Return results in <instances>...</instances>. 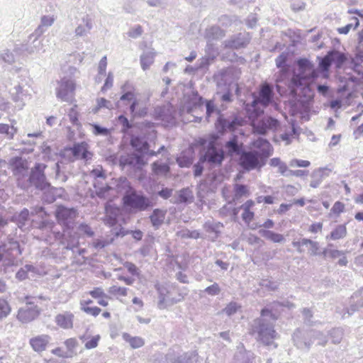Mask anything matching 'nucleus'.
<instances>
[{
	"label": "nucleus",
	"mask_w": 363,
	"mask_h": 363,
	"mask_svg": "<svg viewBox=\"0 0 363 363\" xmlns=\"http://www.w3.org/2000/svg\"><path fill=\"white\" fill-rule=\"evenodd\" d=\"M250 38L248 33H238L224 41V45L227 48L240 49L245 48L249 43Z\"/></svg>",
	"instance_id": "nucleus-17"
},
{
	"label": "nucleus",
	"mask_w": 363,
	"mask_h": 363,
	"mask_svg": "<svg viewBox=\"0 0 363 363\" xmlns=\"http://www.w3.org/2000/svg\"><path fill=\"white\" fill-rule=\"evenodd\" d=\"M189 359L193 361L196 359V352H189L184 353L174 359L172 363H188Z\"/></svg>",
	"instance_id": "nucleus-49"
},
{
	"label": "nucleus",
	"mask_w": 363,
	"mask_h": 363,
	"mask_svg": "<svg viewBox=\"0 0 363 363\" xmlns=\"http://www.w3.org/2000/svg\"><path fill=\"white\" fill-rule=\"evenodd\" d=\"M10 92L12 96V99L16 103H19L18 106L20 107V108H21L24 106L22 86L21 85L15 86L13 89L10 91Z\"/></svg>",
	"instance_id": "nucleus-42"
},
{
	"label": "nucleus",
	"mask_w": 363,
	"mask_h": 363,
	"mask_svg": "<svg viewBox=\"0 0 363 363\" xmlns=\"http://www.w3.org/2000/svg\"><path fill=\"white\" fill-rule=\"evenodd\" d=\"M214 78L219 88L224 86L225 89L233 84L234 72L231 68L223 69L216 74Z\"/></svg>",
	"instance_id": "nucleus-18"
},
{
	"label": "nucleus",
	"mask_w": 363,
	"mask_h": 363,
	"mask_svg": "<svg viewBox=\"0 0 363 363\" xmlns=\"http://www.w3.org/2000/svg\"><path fill=\"white\" fill-rule=\"evenodd\" d=\"M11 307L5 299L0 298V322L11 313Z\"/></svg>",
	"instance_id": "nucleus-55"
},
{
	"label": "nucleus",
	"mask_w": 363,
	"mask_h": 363,
	"mask_svg": "<svg viewBox=\"0 0 363 363\" xmlns=\"http://www.w3.org/2000/svg\"><path fill=\"white\" fill-rule=\"evenodd\" d=\"M128 289L125 287L113 285L108 288V291L113 296H126L128 294Z\"/></svg>",
	"instance_id": "nucleus-57"
},
{
	"label": "nucleus",
	"mask_w": 363,
	"mask_h": 363,
	"mask_svg": "<svg viewBox=\"0 0 363 363\" xmlns=\"http://www.w3.org/2000/svg\"><path fill=\"white\" fill-rule=\"evenodd\" d=\"M123 206L129 212L145 211L153 206L152 201L143 192L132 190L123 197Z\"/></svg>",
	"instance_id": "nucleus-6"
},
{
	"label": "nucleus",
	"mask_w": 363,
	"mask_h": 363,
	"mask_svg": "<svg viewBox=\"0 0 363 363\" xmlns=\"http://www.w3.org/2000/svg\"><path fill=\"white\" fill-rule=\"evenodd\" d=\"M56 96L62 101L72 102L74 98L76 84L73 79L63 77L57 82Z\"/></svg>",
	"instance_id": "nucleus-11"
},
{
	"label": "nucleus",
	"mask_w": 363,
	"mask_h": 363,
	"mask_svg": "<svg viewBox=\"0 0 363 363\" xmlns=\"http://www.w3.org/2000/svg\"><path fill=\"white\" fill-rule=\"evenodd\" d=\"M329 335L332 339V342L334 344H338L340 342L343 337V330L340 328H336L331 330L329 333Z\"/></svg>",
	"instance_id": "nucleus-56"
},
{
	"label": "nucleus",
	"mask_w": 363,
	"mask_h": 363,
	"mask_svg": "<svg viewBox=\"0 0 363 363\" xmlns=\"http://www.w3.org/2000/svg\"><path fill=\"white\" fill-rule=\"evenodd\" d=\"M241 125L240 120L237 117L231 119L225 118L223 115H219L215 123L216 128L218 133L223 134L227 131H233L238 126Z\"/></svg>",
	"instance_id": "nucleus-12"
},
{
	"label": "nucleus",
	"mask_w": 363,
	"mask_h": 363,
	"mask_svg": "<svg viewBox=\"0 0 363 363\" xmlns=\"http://www.w3.org/2000/svg\"><path fill=\"white\" fill-rule=\"evenodd\" d=\"M206 119L209 121L210 117L213 113H216L218 116L222 115L220 111L216 108L213 101H206Z\"/></svg>",
	"instance_id": "nucleus-53"
},
{
	"label": "nucleus",
	"mask_w": 363,
	"mask_h": 363,
	"mask_svg": "<svg viewBox=\"0 0 363 363\" xmlns=\"http://www.w3.org/2000/svg\"><path fill=\"white\" fill-rule=\"evenodd\" d=\"M328 57L330 59L332 64H335L337 68H340L347 60L344 53L335 50L329 51L328 52Z\"/></svg>",
	"instance_id": "nucleus-37"
},
{
	"label": "nucleus",
	"mask_w": 363,
	"mask_h": 363,
	"mask_svg": "<svg viewBox=\"0 0 363 363\" xmlns=\"http://www.w3.org/2000/svg\"><path fill=\"white\" fill-rule=\"evenodd\" d=\"M39 38L40 37L34 35L33 33H31L28 36V42L25 44H22L19 50L22 52H26L30 55L39 52L40 51L45 52L43 42L39 40Z\"/></svg>",
	"instance_id": "nucleus-14"
},
{
	"label": "nucleus",
	"mask_w": 363,
	"mask_h": 363,
	"mask_svg": "<svg viewBox=\"0 0 363 363\" xmlns=\"http://www.w3.org/2000/svg\"><path fill=\"white\" fill-rule=\"evenodd\" d=\"M47 165L43 163H35L31 168L29 177L25 183L28 184V189L33 186L38 190H45L50 186V182L48 181L45 174V169Z\"/></svg>",
	"instance_id": "nucleus-7"
},
{
	"label": "nucleus",
	"mask_w": 363,
	"mask_h": 363,
	"mask_svg": "<svg viewBox=\"0 0 363 363\" xmlns=\"http://www.w3.org/2000/svg\"><path fill=\"white\" fill-rule=\"evenodd\" d=\"M225 148L230 155H240L242 152V147L239 145L238 137L235 135L225 143Z\"/></svg>",
	"instance_id": "nucleus-40"
},
{
	"label": "nucleus",
	"mask_w": 363,
	"mask_h": 363,
	"mask_svg": "<svg viewBox=\"0 0 363 363\" xmlns=\"http://www.w3.org/2000/svg\"><path fill=\"white\" fill-rule=\"evenodd\" d=\"M17 130L13 125L6 123H0V135H4L7 140H12Z\"/></svg>",
	"instance_id": "nucleus-43"
},
{
	"label": "nucleus",
	"mask_w": 363,
	"mask_h": 363,
	"mask_svg": "<svg viewBox=\"0 0 363 363\" xmlns=\"http://www.w3.org/2000/svg\"><path fill=\"white\" fill-rule=\"evenodd\" d=\"M130 233L132 237L136 240H141L143 236V233L140 230H127L120 225L119 229L115 228L112 230V234L114 235L115 237H123L125 235Z\"/></svg>",
	"instance_id": "nucleus-34"
},
{
	"label": "nucleus",
	"mask_w": 363,
	"mask_h": 363,
	"mask_svg": "<svg viewBox=\"0 0 363 363\" xmlns=\"http://www.w3.org/2000/svg\"><path fill=\"white\" fill-rule=\"evenodd\" d=\"M259 233L265 239L270 240L274 243H283L286 240L284 236L282 234L274 232L272 230L260 229L259 230Z\"/></svg>",
	"instance_id": "nucleus-32"
},
{
	"label": "nucleus",
	"mask_w": 363,
	"mask_h": 363,
	"mask_svg": "<svg viewBox=\"0 0 363 363\" xmlns=\"http://www.w3.org/2000/svg\"><path fill=\"white\" fill-rule=\"evenodd\" d=\"M274 99L273 86L265 82L260 86L258 96L253 94V101L250 104H245L247 116L254 123L253 128L256 133L260 135H265L270 130H275L279 125V122L272 117H264L257 124L255 121L259 118L264 111L261 106L266 107L269 105Z\"/></svg>",
	"instance_id": "nucleus-1"
},
{
	"label": "nucleus",
	"mask_w": 363,
	"mask_h": 363,
	"mask_svg": "<svg viewBox=\"0 0 363 363\" xmlns=\"http://www.w3.org/2000/svg\"><path fill=\"white\" fill-rule=\"evenodd\" d=\"M224 35V31L217 26L206 28L205 32V38L209 41L220 39Z\"/></svg>",
	"instance_id": "nucleus-36"
},
{
	"label": "nucleus",
	"mask_w": 363,
	"mask_h": 363,
	"mask_svg": "<svg viewBox=\"0 0 363 363\" xmlns=\"http://www.w3.org/2000/svg\"><path fill=\"white\" fill-rule=\"evenodd\" d=\"M77 229L81 233H83L88 237H92L94 235V232L92 230L91 228L86 223H80L77 227Z\"/></svg>",
	"instance_id": "nucleus-63"
},
{
	"label": "nucleus",
	"mask_w": 363,
	"mask_h": 363,
	"mask_svg": "<svg viewBox=\"0 0 363 363\" xmlns=\"http://www.w3.org/2000/svg\"><path fill=\"white\" fill-rule=\"evenodd\" d=\"M200 157L201 162H206L211 166L216 167L221 165L225 159V152L223 149L216 147L215 142L211 141Z\"/></svg>",
	"instance_id": "nucleus-10"
},
{
	"label": "nucleus",
	"mask_w": 363,
	"mask_h": 363,
	"mask_svg": "<svg viewBox=\"0 0 363 363\" xmlns=\"http://www.w3.org/2000/svg\"><path fill=\"white\" fill-rule=\"evenodd\" d=\"M308 331H303L300 329L296 330L293 335V340L295 346L301 350H308L313 344L311 337H308Z\"/></svg>",
	"instance_id": "nucleus-15"
},
{
	"label": "nucleus",
	"mask_w": 363,
	"mask_h": 363,
	"mask_svg": "<svg viewBox=\"0 0 363 363\" xmlns=\"http://www.w3.org/2000/svg\"><path fill=\"white\" fill-rule=\"evenodd\" d=\"M87 145L84 143H75L72 150V153L75 157H81L83 160L90 158L91 153L87 150Z\"/></svg>",
	"instance_id": "nucleus-33"
},
{
	"label": "nucleus",
	"mask_w": 363,
	"mask_h": 363,
	"mask_svg": "<svg viewBox=\"0 0 363 363\" xmlns=\"http://www.w3.org/2000/svg\"><path fill=\"white\" fill-rule=\"evenodd\" d=\"M9 164L13 174L17 180V185L21 189H28V184L25 183L24 178L28 176V167L26 160L21 157H15L10 160Z\"/></svg>",
	"instance_id": "nucleus-9"
},
{
	"label": "nucleus",
	"mask_w": 363,
	"mask_h": 363,
	"mask_svg": "<svg viewBox=\"0 0 363 363\" xmlns=\"http://www.w3.org/2000/svg\"><path fill=\"white\" fill-rule=\"evenodd\" d=\"M55 21V17L54 16H43L40 18V23L34 30L33 35L36 37H40Z\"/></svg>",
	"instance_id": "nucleus-25"
},
{
	"label": "nucleus",
	"mask_w": 363,
	"mask_h": 363,
	"mask_svg": "<svg viewBox=\"0 0 363 363\" xmlns=\"http://www.w3.org/2000/svg\"><path fill=\"white\" fill-rule=\"evenodd\" d=\"M105 210L106 215L104 218L105 225L109 227L115 226L118 223L119 209L118 208H113L111 206H106Z\"/></svg>",
	"instance_id": "nucleus-26"
},
{
	"label": "nucleus",
	"mask_w": 363,
	"mask_h": 363,
	"mask_svg": "<svg viewBox=\"0 0 363 363\" xmlns=\"http://www.w3.org/2000/svg\"><path fill=\"white\" fill-rule=\"evenodd\" d=\"M234 196L233 200H238L242 196L249 195V191L246 185L236 184L234 186Z\"/></svg>",
	"instance_id": "nucleus-50"
},
{
	"label": "nucleus",
	"mask_w": 363,
	"mask_h": 363,
	"mask_svg": "<svg viewBox=\"0 0 363 363\" xmlns=\"http://www.w3.org/2000/svg\"><path fill=\"white\" fill-rule=\"evenodd\" d=\"M119 162L122 167L130 166L136 169H140L146 164L144 160V156L138 153H131L122 156L120 158Z\"/></svg>",
	"instance_id": "nucleus-16"
},
{
	"label": "nucleus",
	"mask_w": 363,
	"mask_h": 363,
	"mask_svg": "<svg viewBox=\"0 0 363 363\" xmlns=\"http://www.w3.org/2000/svg\"><path fill=\"white\" fill-rule=\"evenodd\" d=\"M40 311L36 306H28L18 310L17 318L22 323H28L38 316Z\"/></svg>",
	"instance_id": "nucleus-20"
},
{
	"label": "nucleus",
	"mask_w": 363,
	"mask_h": 363,
	"mask_svg": "<svg viewBox=\"0 0 363 363\" xmlns=\"http://www.w3.org/2000/svg\"><path fill=\"white\" fill-rule=\"evenodd\" d=\"M350 304L349 308H345L342 312H340L343 318L350 317L355 311L363 307V289L353 294L350 298Z\"/></svg>",
	"instance_id": "nucleus-13"
},
{
	"label": "nucleus",
	"mask_w": 363,
	"mask_h": 363,
	"mask_svg": "<svg viewBox=\"0 0 363 363\" xmlns=\"http://www.w3.org/2000/svg\"><path fill=\"white\" fill-rule=\"evenodd\" d=\"M347 234V230L346 225L340 224L336 225L329 235H326L325 239L327 240H337L345 238Z\"/></svg>",
	"instance_id": "nucleus-31"
},
{
	"label": "nucleus",
	"mask_w": 363,
	"mask_h": 363,
	"mask_svg": "<svg viewBox=\"0 0 363 363\" xmlns=\"http://www.w3.org/2000/svg\"><path fill=\"white\" fill-rule=\"evenodd\" d=\"M297 69L290 80L291 84H301L304 82H312L318 77V72L314 64L306 58H299L296 61Z\"/></svg>",
	"instance_id": "nucleus-5"
},
{
	"label": "nucleus",
	"mask_w": 363,
	"mask_h": 363,
	"mask_svg": "<svg viewBox=\"0 0 363 363\" xmlns=\"http://www.w3.org/2000/svg\"><path fill=\"white\" fill-rule=\"evenodd\" d=\"M82 21L84 25L80 24L75 29L76 36H84L92 28L91 19L88 16L84 17Z\"/></svg>",
	"instance_id": "nucleus-38"
},
{
	"label": "nucleus",
	"mask_w": 363,
	"mask_h": 363,
	"mask_svg": "<svg viewBox=\"0 0 363 363\" xmlns=\"http://www.w3.org/2000/svg\"><path fill=\"white\" fill-rule=\"evenodd\" d=\"M152 171L156 174L166 175L170 170L168 164L164 163H158L157 162H153L152 164Z\"/></svg>",
	"instance_id": "nucleus-51"
},
{
	"label": "nucleus",
	"mask_w": 363,
	"mask_h": 363,
	"mask_svg": "<svg viewBox=\"0 0 363 363\" xmlns=\"http://www.w3.org/2000/svg\"><path fill=\"white\" fill-rule=\"evenodd\" d=\"M307 335L311 337L313 341L317 340L318 344L322 346H325L328 342L327 337L320 331L308 330Z\"/></svg>",
	"instance_id": "nucleus-46"
},
{
	"label": "nucleus",
	"mask_w": 363,
	"mask_h": 363,
	"mask_svg": "<svg viewBox=\"0 0 363 363\" xmlns=\"http://www.w3.org/2000/svg\"><path fill=\"white\" fill-rule=\"evenodd\" d=\"M51 337L48 335H40L30 339L29 343L36 352H42L47 348Z\"/></svg>",
	"instance_id": "nucleus-21"
},
{
	"label": "nucleus",
	"mask_w": 363,
	"mask_h": 363,
	"mask_svg": "<svg viewBox=\"0 0 363 363\" xmlns=\"http://www.w3.org/2000/svg\"><path fill=\"white\" fill-rule=\"evenodd\" d=\"M331 172L330 169L326 167H320L312 172L311 181L310 186L312 188H317L322 183L324 178L329 176V173Z\"/></svg>",
	"instance_id": "nucleus-24"
},
{
	"label": "nucleus",
	"mask_w": 363,
	"mask_h": 363,
	"mask_svg": "<svg viewBox=\"0 0 363 363\" xmlns=\"http://www.w3.org/2000/svg\"><path fill=\"white\" fill-rule=\"evenodd\" d=\"M299 135L298 128L295 125L294 122L291 123V133H284L280 135V138L286 142V145H289L291 142V138L298 136Z\"/></svg>",
	"instance_id": "nucleus-47"
},
{
	"label": "nucleus",
	"mask_w": 363,
	"mask_h": 363,
	"mask_svg": "<svg viewBox=\"0 0 363 363\" xmlns=\"http://www.w3.org/2000/svg\"><path fill=\"white\" fill-rule=\"evenodd\" d=\"M166 213V210L155 208L149 216L151 224L155 230L159 229L160 227L163 224Z\"/></svg>",
	"instance_id": "nucleus-29"
},
{
	"label": "nucleus",
	"mask_w": 363,
	"mask_h": 363,
	"mask_svg": "<svg viewBox=\"0 0 363 363\" xmlns=\"http://www.w3.org/2000/svg\"><path fill=\"white\" fill-rule=\"evenodd\" d=\"M155 57V52L154 49L150 48L145 50L140 55V65L142 69L145 71L150 68V67L154 62Z\"/></svg>",
	"instance_id": "nucleus-30"
},
{
	"label": "nucleus",
	"mask_w": 363,
	"mask_h": 363,
	"mask_svg": "<svg viewBox=\"0 0 363 363\" xmlns=\"http://www.w3.org/2000/svg\"><path fill=\"white\" fill-rule=\"evenodd\" d=\"M123 266L125 268L127 269V270L128 271V272L130 274H131L133 276H135V277H139L140 274V269H138V267L135 264H133V262H125L124 264H123Z\"/></svg>",
	"instance_id": "nucleus-62"
},
{
	"label": "nucleus",
	"mask_w": 363,
	"mask_h": 363,
	"mask_svg": "<svg viewBox=\"0 0 363 363\" xmlns=\"http://www.w3.org/2000/svg\"><path fill=\"white\" fill-rule=\"evenodd\" d=\"M0 58L5 62L11 65L15 61L13 54L9 50H4L0 53Z\"/></svg>",
	"instance_id": "nucleus-60"
},
{
	"label": "nucleus",
	"mask_w": 363,
	"mask_h": 363,
	"mask_svg": "<svg viewBox=\"0 0 363 363\" xmlns=\"http://www.w3.org/2000/svg\"><path fill=\"white\" fill-rule=\"evenodd\" d=\"M194 162V150L188 148L183 150L177 157V162L180 167H189Z\"/></svg>",
	"instance_id": "nucleus-27"
},
{
	"label": "nucleus",
	"mask_w": 363,
	"mask_h": 363,
	"mask_svg": "<svg viewBox=\"0 0 363 363\" xmlns=\"http://www.w3.org/2000/svg\"><path fill=\"white\" fill-rule=\"evenodd\" d=\"M155 289L159 295L158 307L161 309L164 308L166 306L167 294H169L168 289L165 286L159 284L155 285Z\"/></svg>",
	"instance_id": "nucleus-39"
},
{
	"label": "nucleus",
	"mask_w": 363,
	"mask_h": 363,
	"mask_svg": "<svg viewBox=\"0 0 363 363\" xmlns=\"http://www.w3.org/2000/svg\"><path fill=\"white\" fill-rule=\"evenodd\" d=\"M275 320L276 317L270 310L263 308L261 316L251 323L250 333L263 344L271 345L277 336L274 325Z\"/></svg>",
	"instance_id": "nucleus-3"
},
{
	"label": "nucleus",
	"mask_w": 363,
	"mask_h": 363,
	"mask_svg": "<svg viewBox=\"0 0 363 363\" xmlns=\"http://www.w3.org/2000/svg\"><path fill=\"white\" fill-rule=\"evenodd\" d=\"M78 216L77 211L74 208H67L64 206H57L55 216L60 225L62 226L63 232L74 228L75 220Z\"/></svg>",
	"instance_id": "nucleus-8"
},
{
	"label": "nucleus",
	"mask_w": 363,
	"mask_h": 363,
	"mask_svg": "<svg viewBox=\"0 0 363 363\" xmlns=\"http://www.w3.org/2000/svg\"><path fill=\"white\" fill-rule=\"evenodd\" d=\"M94 187L96 194L101 199H105L107 196V193L111 189V187L107 184H105L102 186H99V181H94Z\"/></svg>",
	"instance_id": "nucleus-48"
},
{
	"label": "nucleus",
	"mask_w": 363,
	"mask_h": 363,
	"mask_svg": "<svg viewBox=\"0 0 363 363\" xmlns=\"http://www.w3.org/2000/svg\"><path fill=\"white\" fill-rule=\"evenodd\" d=\"M34 269L33 266L26 264L21 267L16 274V278L19 281H23L28 278V272Z\"/></svg>",
	"instance_id": "nucleus-54"
},
{
	"label": "nucleus",
	"mask_w": 363,
	"mask_h": 363,
	"mask_svg": "<svg viewBox=\"0 0 363 363\" xmlns=\"http://www.w3.org/2000/svg\"><path fill=\"white\" fill-rule=\"evenodd\" d=\"M309 82H304L300 85L289 82V89L294 98L292 107L297 112H307L310 109L314 93Z\"/></svg>",
	"instance_id": "nucleus-4"
},
{
	"label": "nucleus",
	"mask_w": 363,
	"mask_h": 363,
	"mask_svg": "<svg viewBox=\"0 0 363 363\" xmlns=\"http://www.w3.org/2000/svg\"><path fill=\"white\" fill-rule=\"evenodd\" d=\"M74 315L69 311L57 314L55 318L56 324L62 329L68 330L73 328Z\"/></svg>",
	"instance_id": "nucleus-22"
},
{
	"label": "nucleus",
	"mask_w": 363,
	"mask_h": 363,
	"mask_svg": "<svg viewBox=\"0 0 363 363\" xmlns=\"http://www.w3.org/2000/svg\"><path fill=\"white\" fill-rule=\"evenodd\" d=\"M118 122L121 125V133H128V130L133 128V124L126 116L121 114L117 118Z\"/></svg>",
	"instance_id": "nucleus-52"
},
{
	"label": "nucleus",
	"mask_w": 363,
	"mask_h": 363,
	"mask_svg": "<svg viewBox=\"0 0 363 363\" xmlns=\"http://www.w3.org/2000/svg\"><path fill=\"white\" fill-rule=\"evenodd\" d=\"M292 245L296 248L297 252L299 253L304 252L302 246H309V254L311 255L315 256L318 254L319 243L308 238H301L297 241L294 240L292 242Z\"/></svg>",
	"instance_id": "nucleus-19"
},
{
	"label": "nucleus",
	"mask_w": 363,
	"mask_h": 363,
	"mask_svg": "<svg viewBox=\"0 0 363 363\" xmlns=\"http://www.w3.org/2000/svg\"><path fill=\"white\" fill-rule=\"evenodd\" d=\"M143 30L142 26L140 25H137L135 27L131 28L128 30L127 34L130 38H138L143 34Z\"/></svg>",
	"instance_id": "nucleus-64"
},
{
	"label": "nucleus",
	"mask_w": 363,
	"mask_h": 363,
	"mask_svg": "<svg viewBox=\"0 0 363 363\" xmlns=\"http://www.w3.org/2000/svg\"><path fill=\"white\" fill-rule=\"evenodd\" d=\"M253 145L260 151H242L240 156L239 164L247 171L261 169L273 152L271 144L266 139L259 138L253 142Z\"/></svg>",
	"instance_id": "nucleus-2"
},
{
	"label": "nucleus",
	"mask_w": 363,
	"mask_h": 363,
	"mask_svg": "<svg viewBox=\"0 0 363 363\" xmlns=\"http://www.w3.org/2000/svg\"><path fill=\"white\" fill-rule=\"evenodd\" d=\"M65 235L61 234L60 232L56 233V238L61 239V244L65 245V248L69 250H73L74 247H76V244L73 240L67 241L65 238Z\"/></svg>",
	"instance_id": "nucleus-59"
},
{
	"label": "nucleus",
	"mask_w": 363,
	"mask_h": 363,
	"mask_svg": "<svg viewBox=\"0 0 363 363\" xmlns=\"http://www.w3.org/2000/svg\"><path fill=\"white\" fill-rule=\"evenodd\" d=\"M291 76L289 68H283L281 69L279 73L277 76H276L275 82H276V87L279 92H281V85L280 83H284V84L289 86V82Z\"/></svg>",
	"instance_id": "nucleus-35"
},
{
	"label": "nucleus",
	"mask_w": 363,
	"mask_h": 363,
	"mask_svg": "<svg viewBox=\"0 0 363 363\" xmlns=\"http://www.w3.org/2000/svg\"><path fill=\"white\" fill-rule=\"evenodd\" d=\"M255 357L254 353L246 350L243 345H242L238 347L234 357V363H252Z\"/></svg>",
	"instance_id": "nucleus-23"
},
{
	"label": "nucleus",
	"mask_w": 363,
	"mask_h": 363,
	"mask_svg": "<svg viewBox=\"0 0 363 363\" xmlns=\"http://www.w3.org/2000/svg\"><path fill=\"white\" fill-rule=\"evenodd\" d=\"M43 200L47 203H52L56 201L57 189L54 187H52L50 185L48 186L45 190H43Z\"/></svg>",
	"instance_id": "nucleus-45"
},
{
	"label": "nucleus",
	"mask_w": 363,
	"mask_h": 363,
	"mask_svg": "<svg viewBox=\"0 0 363 363\" xmlns=\"http://www.w3.org/2000/svg\"><path fill=\"white\" fill-rule=\"evenodd\" d=\"M123 337L133 349L140 348L145 344L143 338L140 337H132L128 333H124Z\"/></svg>",
	"instance_id": "nucleus-44"
},
{
	"label": "nucleus",
	"mask_w": 363,
	"mask_h": 363,
	"mask_svg": "<svg viewBox=\"0 0 363 363\" xmlns=\"http://www.w3.org/2000/svg\"><path fill=\"white\" fill-rule=\"evenodd\" d=\"M203 227L208 233H213L215 237L218 238L220 234V229L223 228V225L220 222L208 220L204 223Z\"/></svg>",
	"instance_id": "nucleus-41"
},
{
	"label": "nucleus",
	"mask_w": 363,
	"mask_h": 363,
	"mask_svg": "<svg viewBox=\"0 0 363 363\" xmlns=\"http://www.w3.org/2000/svg\"><path fill=\"white\" fill-rule=\"evenodd\" d=\"M240 308V306L234 301L229 303L225 308L223 310V312L228 316H231L236 313L238 309Z\"/></svg>",
	"instance_id": "nucleus-58"
},
{
	"label": "nucleus",
	"mask_w": 363,
	"mask_h": 363,
	"mask_svg": "<svg viewBox=\"0 0 363 363\" xmlns=\"http://www.w3.org/2000/svg\"><path fill=\"white\" fill-rule=\"evenodd\" d=\"M91 126L93 133L96 135L107 136L110 134V130L105 127H102L98 124H92Z\"/></svg>",
	"instance_id": "nucleus-61"
},
{
	"label": "nucleus",
	"mask_w": 363,
	"mask_h": 363,
	"mask_svg": "<svg viewBox=\"0 0 363 363\" xmlns=\"http://www.w3.org/2000/svg\"><path fill=\"white\" fill-rule=\"evenodd\" d=\"M130 144L138 154L143 155V156L150 147V145L146 140H144L142 138L135 135H132Z\"/></svg>",
	"instance_id": "nucleus-28"
}]
</instances>
